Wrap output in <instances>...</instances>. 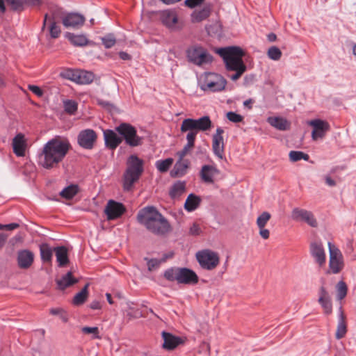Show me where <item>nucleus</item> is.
<instances>
[{"instance_id":"f257e3e1","label":"nucleus","mask_w":356,"mask_h":356,"mask_svg":"<svg viewBox=\"0 0 356 356\" xmlns=\"http://www.w3.org/2000/svg\"><path fill=\"white\" fill-rule=\"evenodd\" d=\"M70 147L69 141L60 136L49 140L38 155L39 165L48 170L58 167Z\"/></svg>"},{"instance_id":"f03ea898","label":"nucleus","mask_w":356,"mask_h":356,"mask_svg":"<svg viewBox=\"0 0 356 356\" xmlns=\"http://www.w3.org/2000/svg\"><path fill=\"white\" fill-rule=\"evenodd\" d=\"M212 122L209 116H203L198 119L186 118L181 124V133L187 132V143L184 148L177 153L179 159H184L195 146V140L198 131H207L211 129Z\"/></svg>"},{"instance_id":"7ed1b4c3","label":"nucleus","mask_w":356,"mask_h":356,"mask_svg":"<svg viewBox=\"0 0 356 356\" xmlns=\"http://www.w3.org/2000/svg\"><path fill=\"white\" fill-rule=\"evenodd\" d=\"M138 222L150 232L156 235H165L171 231L168 220L154 207H146L137 214Z\"/></svg>"},{"instance_id":"20e7f679","label":"nucleus","mask_w":356,"mask_h":356,"mask_svg":"<svg viewBox=\"0 0 356 356\" xmlns=\"http://www.w3.org/2000/svg\"><path fill=\"white\" fill-rule=\"evenodd\" d=\"M216 53L223 59L227 70L236 72L230 77L232 81L238 80L245 72L246 65L243 60L245 53L241 47L231 46L219 48Z\"/></svg>"},{"instance_id":"39448f33","label":"nucleus","mask_w":356,"mask_h":356,"mask_svg":"<svg viewBox=\"0 0 356 356\" xmlns=\"http://www.w3.org/2000/svg\"><path fill=\"white\" fill-rule=\"evenodd\" d=\"M144 162L136 155H131L127 161V168L123 174V188L129 191L134 187L143 172Z\"/></svg>"},{"instance_id":"423d86ee","label":"nucleus","mask_w":356,"mask_h":356,"mask_svg":"<svg viewBox=\"0 0 356 356\" xmlns=\"http://www.w3.org/2000/svg\"><path fill=\"white\" fill-rule=\"evenodd\" d=\"M163 276L170 282H177L183 284L193 285L197 284L199 281L195 272L188 268H170L165 270Z\"/></svg>"},{"instance_id":"0eeeda50","label":"nucleus","mask_w":356,"mask_h":356,"mask_svg":"<svg viewBox=\"0 0 356 356\" xmlns=\"http://www.w3.org/2000/svg\"><path fill=\"white\" fill-rule=\"evenodd\" d=\"M201 88L204 90H209L211 92H218L225 89L227 81L221 75L207 72L204 73L200 79Z\"/></svg>"},{"instance_id":"6e6552de","label":"nucleus","mask_w":356,"mask_h":356,"mask_svg":"<svg viewBox=\"0 0 356 356\" xmlns=\"http://www.w3.org/2000/svg\"><path fill=\"white\" fill-rule=\"evenodd\" d=\"M124 139L126 143L131 147H137L143 143V138L137 134L134 127L128 123H122L115 128Z\"/></svg>"},{"instance_id":"1a4fd4ad","label":"nucleus","mask_w":356,"mask_h":356,"mask_svg":"<svg viewBox=\"0 0 356 356\" xmlns=\"http://www.w3.org/2000/svg\"><path fill=\"white\" fill-rule=\"evenodd\" d=\"M196 259L200 266L208 270L215 269L220 263L218 254L210 250L197 252L196 253Z\"/></svg>"},{"instance_id":"9d476101","label":"nucleus","mask_w":356,"mask_h":356,"mask_svg":"<svg viewBox=\"0 0 356 356\" xmlns=\"http://www.w3.org/2000/svg\"><path fill=\"white\" fill-rule=\"evenodd\" d=\"M188 60L197 65H202L212 61L213 57L201 46H193L187 50Z\"/></svg>"},{"instance_id":"9b49d317","label":"nucleus","mask_w":356,"mask_h":356,"mask_svg":"<svg viewBox=\"0 0 356 356\" xmlns=\"http://www.w3.org/2000/svg\"><path fill=\"white\" fill-rule=\"evenodd\" d=\"M328 247L330 252L329 272L337 274L343 269L344 266L343 255L341 251L330 242L328 243Z\"/></svg>"},{"instance_id":"f8f14e48","label":"nucleus","mask_w":356,"mask_h":356,"mask_svg":"<svg viewBox=\"0 0 356 356\" xmlns=\"http://www.w3.org/2000/svg\"><path fill=\"white\" fill-rule=\"evenodd\" d=\"M58 10H53L51 15L45 14L43 21L42 30L49 24L50 35L52 38H58L61 33L58 24Z\"/></svg>"},{"instance_id":"ddd939ff","label":"nucleus","mask_w":356,"mask_h":356,"mask_svg":"<svg viewBox=\"0 0 356 356\" xmlns=\"http://www.w3.org/2000/svg\"><path fill=\"white\" fill-rule=\"evenodd\" d=\"M126 211V208L122 203L113 200L108 201L104 209L108 220H113L120 218Z\"/></svg>"},{"instance_id":"4468645a","label":"nucleus","mask_w":356,"mask_h":356,"mask_svg":"<svg viewBox=\"0 0 356 356\" xmlns=\"http://www.w3.org/2000/svg\"><path fill=\"white\" fill-rule=\"evenodd\" d=\"M97 138L95 131L90 129H84L79 132L77 141L83 148L91 149L93 148Z\"/></svg>"},{"instance_id":"2eb2a0df","label":"nucleus","mask_w":356,"mask_h":356,"mask_svg":"<svg viewBox=\"0 0 356 356\" xmlns=\"http://www.w3.org/2000/svg\"><path fill=\"white\" fill-rule=\"evenodd\" d=\"M308 124L313 127L312 138L314 140L324 138L330 128L327 122L320 119L312 120L308 122Z\"/></svg>"},{"instance_id":"dca6fc26","label":"nucleus","mask_w":356,"mask_h":356,"mask_svg":"<svg viewBox=\"0 0 356 356\" xmlns=\"http://www.w3.org/2000/svg\"><path fill=\"white\" fill-rule=\"evenodd\" d=\"M309 252L320 268L323 267L326 261V254L321 241H313L309 245Z\"/></svg>"},{"instance_id":"f3484780","label":"nucleus","mask_w":356,"mask_h":356,"mask_svg":"<svg viewBox=\"0 0 356 356\" xmlns=\"http://www.w3.org/2000/svg\"><path fill=\"white\" fill-rule=\"evenodd\" d=\"M291 218L296 221L305 222L312 227H316L318 225L314 214L305 209L295 208L291 212Z\"/></svg>"},{"instance_id":"a211bd4d","label":"nucleus","mask_w":356,"mask_h":356,"mask_svg":"<svg viewBox=\"0 0 356 356\" xmlns=\"http://www.w3.org/2000/svg\"><path fill=\"white\" fill-rule=\"evenodd\" d=\"M223 133L224 130L221 127H218L212 138V149L214 154L220 159L223 158L224 155Z\"/></svg>"},{"instance_id":"6ab92c4d","label":"nucleus","mask_w":356,"mask_h":356,"mask_svg":"<svg viewBox=\"0 0 356 356\" xmlns=\"http://www.w3.org/2000/svg\"><path fill=\"white\" fill-rule=\"evenodd\" d=\"M318 302L322 307L323 309V312L326 315H330L332 312V303L331 297L327 291V289L323 286H321L318 291Z\"/></svg>"},{"instance_id":"aec40b11","label":"nucleus","mask_w":356,"mask_h":356,"mask_svg":"<svg viewBox=\"0 0 356 356\" xmlns=\"http://www.w3.org/2000/svg\"><path fill=\"white\" fill-rule=\"evenodd\" d=\"M220 174L219 170L214 165H204L202 167L200 176L203 182L213 184L216 176Z\"/></svg>"},{"instance_id":"412c9836","label":"nucleus","mask_w":356,"mask_h":356,"mask_svg":"<svg viewBox=\"0 0 356 356\" xmlns=\"http://www.w3.org/2000/svg\"><path fill=\"white\" fill-rule=\"evenodd\" d=\"M104 138L106 146L111 149H115L122 141V138L110 129L104 131Z\"/></svg>"},{"instance_id":"4be33fe9","label":"nucleus","mask_w":356,"mask_h":356,"mask_svg":"<svg viewBox=\"0 0 356 356\" xmlns=\"http://www.w3.org/2000/svg\"><path fill=\"white\" fill-rule=\"evenodd\" d=\"M34 254L29 250H21L17 254V264L20 268H29L33 264Z\"/></svg>"},{"instance_id":"5701e85b","label":"nucleus","mask_w":356,"mask_h":356,"mask_svg":"<svg viewBox=\"0 0 356 356\" xmlns=\"http://www.w3.org/2000/svg\"><path fill=\"white\" fill-rule=\"evenodd\" d=\"M84 17L77 13H70L63 19V24L67 28H79L84 24Z\"/></svg>"},{"instance_id":"b1692460","label":"nucleus","mask_w":356,"mask_h":356,"mask_svg":"<svg viewBox=\"0 0 356 356\" xmlns=\"http://www.w3.org/2000/svg\"><path fill=\"white\" fill-rule=\"evenodd\" d=\"M162 337L163 339V348L165 350H173L182 343L180 337L174 336L169 332H163Z\"/></svg>"},{"instance_id":"393cba45","label":"nucleus","mask_w":356,"mask_h":356,"mask_svg":"<svg viewBox=\"0 0 356 356\" xmlns=\"http://www.w3.org/2000/svg\"><path fill=\"white\" fill-rule=\"evenodd\" d=\"M339 320L335 333V337L337 339H341L345 337L348 330L346 316L341 307H339Z\"/></svg>"},{"instance_id":"a878e982","label":"nucleus","mask_w":356,"mask_h":356,"mask_svg":"<svg viewBox=\"0 0 356 356\" xmlns=\"http://www.w3.org/2000/svg\"><path fill=\"white\" fill-rule=\"evenodd\" d=\"M162 23L170 29H175L177 24V16L174 11L166 10L161 13Z\"/></svg>"},{"instance_id":"bb28decb","label":"nucleus","mask_w":356,"mask_h":356,"mask_svg":"<svg viewBox=\"0 0 356 356\" xmlns=\"http://www.w3.org/2000/svg\"><path fill=\"white\" fill-rule=\"evenodd\" d=\"M13 148L14 153L17 156H23L25 154L26 143L24 136L18 134L13 140Z\"/></svg>"},{"instance_id":"cd10ccee","label":"nucleus","mask_w":356,"mask_h":356,"mask_svg":"<svg viewBox=\"0 0 356 356\" xmlns=\"http://www.w3.org/2000/svg\"><path fill=\"white\" fill-rule=\"evenodd\" d=\"M267 122L275 129L280 131L289 129L291 123L285 118L281 117H268Z\"/></svg>"},{"instance_id":"c85d7f7f","label":"nucleus","mask_w":356,"mask_h":356,"mask_svg":"<svg viewBox=\"0 0 356 356\" xmlns=\"http://www.w3.org/2000/svg\"><path fill=\"white\" fill-rule=\"evenodd\" d=\"M78 282V280L72 276V272H68L63 275L60 279L56 280L58 287L60 290H64L66 288L72 286Z\"/></svg>"},{"instance_id":"c756f323","label":"nucleus","mask_w":356,"mask_h":356,"mask_svg":"<svg viewBox=\"0 0 356 356\" xmlns=\"http://www.w3.org/2000/svg\"><path fill=\"white\" fill-rule=\"evenodd\" d=\"M56 260L60 267L65 266L69 263L67 250L64 246L56 247L54 249Z\"/></svg>"},{"instance_id":"7c9ffc66","label":"nucleus","mask_w":356,"mask_h":356,"mask_svg":"<svg viewBox=\"0 0 356 356\" xmlns=\"http://www.w3.org/2000/svg\"><path fill=\"white\" fill-rule=\"evenodd\" d=\"M189 164L190 161L188 159H179L174 166L172 172L177 177L183 176L186 174Z\"/></svg>"},{"instance_id":"2f4dec72","label":"nucleus","mask_w":356,"mask_h":356,"mask_svg":"<svg viewBox=\"0 0 356 356\" xmlns=\"http://www.w3.org/2000/svg\"><path fill=\"white\" fill-rule=\"evenodd\" d=\"M93 73L85 70H77L76 83L79 84H89L94 80Z\"/></svg>"},{"instance_id":"473e14b6","label":"nucleus","mask_w":356,"mask_h":356,"mask_svg":"<svg viewBox=\"0 0 356 356\" xmlns=\"http://www.w3.org/2000/svg\"><path fill=\"white\" fill-rule=\"evenodd\" d=\"M210 8L204 7L200 10H195L191 15V21L193 23L200 22L206 19L210 15Z\"/></svg>"},{"instance_id":"72a5a7b5","label":"nucleus","mask_w":356,"mask_h":356,"mask_svg":"<svg viewBox=\"0 0 356 356\" xmlns=\"http://www.w3.org/2000/svg\"><path fill=\"white\" fill-rule=\"evenodd\" d=\"M186 191V184L184 181H177L175 183L169 192L170 196L172 199L179 198Z\"/></svg>"},{"instance_id":"f704fd0d","label":"nucleus","mask_w":356,"mask_h":356,"mask_svg":"<svg viewBox=\"0 0 356 356\" xmlns=\"http://www.w3.org/2000/svg\"><path fill=\"white\" fill-rule=\"evenodd\" d=\"M66 38L75 46L83 47L88 44L89 41L83 35H74L71 33H67Z\"/></svg>"},{"instance_id":"c9c22d12","label":"nucleus","mask_w":356,"mask_h":356,"mask_svg":"<svg viewBox=\"0 0 356 356\" xmlns=\"http://www.w3.org/2000/svg\"><path fill=\"white\" fill-rule=\"evenodd\" d=\"M200 203V199L194 194H190L186 200L184 208L188 211L195 210Z\"/></svg>"},{"instance_id":"e433bc0d","label":"nucleus","mask_w":356,"mask_h":356,"mask_svg":"<svg viewBox=\"0 0 356 356\" xmlns=\"http://www.w3.org/2000/svg\"><path fill=\"white\" fill-rule=\"evenodd\" d=\"M41 259L44 262H51L53 256L54 249L48 244L42 243L40 246Z\"/></svg>"},{"instance_id":"4c0bfd02","label":"nucleus","mask_w":356,"mask_h":356,"mask_svg":"<svg viewBox=\"0 0 356 356\" xmlns=\"http://www.w3.org/2000/svg\"><path fill=\"white\" fill-rule=\"evenodd\" d=\"M89 286V284H86L85 286L82 289V290L76 294L73 299V303L76 305H82L88 298V288Z\"/></svg>"},{"instance_id":"58836bf2","label":"nucleus","mask_w":356,"mask_h":356,"mask_svg":"<svg viewBox=\"0 0 356 356\" xmlns=\"http://www.w3.org/2000/svg\"><path fill=\"white\" fill-rule=\"evenodd\" d=\"M78 186L76 185H70L60 191V195L65 199L70 200L78 193Z\"/></svg>"},{"instance_id":"ea45409f","label":"nucleus","mask_w":356,"mask_h":356,"mask_svg":"<svg viewBox=\"0 0 356 356\" xmlns=\"http://www.w3.org/2000/svg\"><path fill=\"white\" fill-rule=\"evenodd\" d=\"M172 163L173 159L168 158L165 160L157 161L156 163V167L160 172H165L168 170Z\"/></svg>"},{"instance_id":"a19ab883","label":"nucleus","mask_w":356,"mask_h":356,"mask_svg":"<svg viewBox=\"0 0 356 356\" xmlns=\"http://www.w3.org/2000/svg\"><path fill=\"white\" fill-rule=\"evenodd\" d=\"M63 106L65 111L70 115H74L78 108V104L74 100L64 101Z\"/></svg>"},{"instance_id":"79ce46f5","label":"nucleus","mask_w":356,"mask_h":356,"mask_svg":"<svg viewBox=\"0 0 356 356\" xmlns=\"http://www.w3.org/2000/svg\"><path fill=\"white\" fill-rule=\"evenodd\" d=\"M289 159L292 162H296L300 161L302 159L305 161H308L309 156L307 154H305L302 152L300 151H291L289 152Z\"/></svg>"},{"instance_id":"37998d69","label":"nucleus","mask_w":356,"mask_h":356,"mask_svg":"<svg viewBox=\"0 0 356 356\" xmlns=\"http://www.w3.org/2000/svg\"><path fill=\"white\" fill-rule=\"evenodd\" d=\"M337 289V298L338 300L343 299L347 295L348 288L346 283L343 281H340L336 286Z\"/></svg>"},{"instance_id":"c03bdc74","label":"nucleus","mask_w":356,"mask_h":356,"mask_svg":"<svg viewBox=\"0 0 356 356\" xmlns=\"http://www.w3.org/2000/svg\"><path fill=\"white\" fill-rule=\"evenodd\" d=\"M271 215L267 211H264L257 218L256 223L259 228L265 227L268 222L270 220Z\"/></svg>"},{"instance_id":"a18cd8bd","label":"nucleus","mask_w":356,"mask_h":356,"mask_svg":"<svg viewBox=\"0 0 356 356\" xmlns=\"http://www.w3.org/2000/svg\"><path fill=\"white\" fill-rule=\"evenodd\" d=\"M167 259H168L167 256H165L161 259H148L147 258H145V260H147V264L148 270L149 271H152V270H155L156 268L159 267V266L161 265V263L165 262Z\"/></svg>"},{"instance_id":"49530a36","label":"nucleus","mask_w":356,"mask_h":356,"mask_svg":"<svg viewBox=\"0 0 356 356\" xmlns=\"http://www.w3.org/2000/svg\"><path fill=\"white\" fill-rule=\"evenodd\" d=\"M267 54L270 59L278 60L282 56V51L278 47L273 46L268 49Z\"/></svg>"},{"instance_id":"de8ad7c7","label":"nucleus","mask_w":356,"mask_h":356,"mask_svg":"<svg viewBox=\"0 0 356 356\" xmlns=\"http://www.w3.org/2000/svg\"><path fill=\"white\" fill-rule=\"evenodd\" d=\"M7 5L13 10H22L23 9V2L22 0H5Z\"/></svg>"},{"instance_id":"09e8293b","label":"nucleus","mask_w":356,"mask_h":356,"mask_svg":"<svg viewBox=\"0 0 356 356\" xmlns=\"http://www.w3.org/2000/svg\"><path fill=\"white\" fill-rule=\"evenodd\" d=\"M77 70L67 69L61 73V76L76 83Z\"/></svg>"},{"instance_id":"8fccbe9b","label":"nucleus","mask_w":356,"mask_h":356,"mask_svg":"<svg viewBox=\"0 0 356 356\" xmlns=\"http://www.w3.org/2000/svg\"><path fill=\"white\" fill-rule=\"evenodd\" d=\"M103 44L105 46L106 48L109 49L113 47L116 42L115 38L111 35H108L102 38Z\"/></svg>"},{"instance_id":"3c124183","label":"nucleus","mask_w":356,"mask_h":356,"mask_svg":"<svg viewBox=\"0 0 356 356\" xmlns=\"http://www.w3.org/2000/svg\"><path fill=\"white\" fill-rule=\"evenodd\" d=\"M227 119L232 122H240L243 121V116L234 112L230 111L227 113Z\"/></svg>"},{"instance_id":"603ef678","label":"nucleus","mask_w":356,"mask_h":356,"mask_svg":"<svg viewBox=\"0 0 356 356\" xmlns=\"http://www.w3.org/2000/svg\"><path fill=\"white\" fill-rule=\"evenodd\" d=\"M81 331L84 334H92L94 335V338H99V329L97 327H83L81 328Z\"/></svg>"},{"instance_id":"864d4df0","label":"nucleus","mask_w":356,"mask_h":356,"mask_svg":"<svg viewBox=\"0 0 356 356\" xmlns=\"http://www.w3.org/2000/svg\"><path fill=\"white\" fill-rule=\"evenodd\" d=\"M204 0H185L184 3L186 6L193 8L204 2Z\"/></svg>"},{"instance_id":"5fc2aeb1","label":"nucleus","mask_w":356,"mask_h":356,"mask_svg":"<svg viewBox=\"0 0 356 356\" xmlns=\"http://www.w3.org/2000/svg\"><path fill=\"white\" fill-rule=\"evenodd\" d=\"M29 89L38 97H41L43 95L42 90L37 86L30 85Z\"/></svg>"},{"instance_id":"6e6d98bb","label":"nucleus","mask_w":356,"mask_h":356,"mask_svg":"<svg viewBox=\"0 0 356 356\" xmlns=\"http://www.w3.org/2000/svg\"><path fill=\"white\" fill-rule=\"evenodd\" d=\"M189 233L191 235H195V236L199 235L200 233V226L196 223H193V225L190 228Z\"/></svg>"},{"instance_id":"4d7b16f0","label":"nucleus","mask_w":356,"mask_h":356,"mask_svg":"<svg viewBox=\"0 0 356 356\" xmlns=\"http://www.w3.org/2000/svg\"><path fill=\"white\" fill-rule=\"evenodd\" d=\"M259 235L264 239H268L270 237V232L268 229H265V227L259 228Z\"/></svg>"},{"instance_id":"13d9d810","label":"nucleus","mask_w":356,"mask_h":356,"mask_svg":"<svg viewBox=\"0 0 356 356\" xmlns=\"http://www.w3.org/2000/svg\"><path fill=\"white\" fill-rule=\"evenodd\" d=\"M18 227H19V225L17 223H10V224L4 225H0L1 229H6L7 230H13V229L17 228Z\"/></svg>"},{"instance_id":"bf43d9fd","label":"nucleus","mask_w":356,"mask_h":356,"mask_svg":"<svg viewBox=\"0 0 356 356\" xmlns=\"http://www.w3.org/2000/svg\"><path fill=\"white\" fill-rule=\"evenodd\" d=\"M325 183L329 186H336V182L334 179H332L330 176H326L325 177Z\"/></svg>"},{"instance_id":"052dcab7","label":"nucleus","mask_w":356,"mask_h":356,"mask_svg":"<svg viewBox=\"0 0 356 356\" xmlns=\"http://www.w3.org/2000/svg\"><path fill=\"white\" fill-rule=\"evenodd\" d=\"M119 56L121 59L124 60H127L131 58L130 55L124 51L120 52Z\"/></svg>"},{"instance_id":"680f3d73","label":"nucleus","mask_w":356,"mask_h":356,"mask_svg":"<svg viewBox=\"0 0 356 356\" xmlns=\"http://www.w3.org/2000/svg\"><path fill=\"white\" fill-rule=\"evenodd\" d=\"M62 311L63 309L60 308H52L50 309V314L52 315L59 316L61 314Z\"/></svg>"},{"instance_id":"e2e57ef3","label":"nucleus","mask_w":356,"mask_h":356,"mask_svg":"<svg viewBox=\"0 0 356 356\" xmlns=\"http://www.w3.org/2000/svg\"><path fill=\"white\" fill-rule=\"evenodd\" d=\"M25 3L31 6H38L40 4V0H24Z\"/></svg>"},{"instance_id":"0e129e2a","label":"nucleus","mask_w":356,"mask_h":356,"mask_svg":"<svg viewBox=\"0 0 356 356\" xmlns=\"http://www.w3.org/2000/svg\"><path fill=\"white\" fill-rule=\"evenodd\" d=\"M60 318L64 322L66 323L68 321V316L67 313L65 311H62L61 314L59 315Z\"/></svg>"},{"instance_id":"69168bd1","label":"nucleus","mask_w":356,"mask_h":356,"mask_svg":"<svg viewBox=\"0 0 356 356\" xmlns=\"http://www.w3.org/2000/svg\"><path fill=\"white\" fill-rule=\"evenodd\" d=\"M7 236L4 234H0V248H1L6 241Z\"/></svg>"},{"instance_id":"338daca9","label":"nucleus","mask_w":356,"mask_h":356,"mask_svg":"<svg viewBox=\"0 0 356 356\" xmlns=\"http://www.w3.org/2000/svg\"><path fill=\"white\" fill-rule=\"evenodd\" d=\"M253 102H254V101L252 99H249L245 100L243 102V105L245 107H248L249 108H252V104Z\"/></svg>"},{"instance_id":"774afa93","label":"nucleus","mask_w":356,"mask_h":356,"mask_svg":"<svg viewBox=\"0 0 356 356\" xmlns=\"http://www.w3.org/2000/svg\"><path fill=\"white\" fill-rule=\"evenodd\" d=\"M6 9L4 1L0 0V11L3 13L6 12Z\"/></svg>"}]
</instances>
